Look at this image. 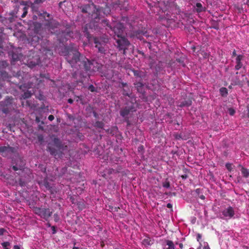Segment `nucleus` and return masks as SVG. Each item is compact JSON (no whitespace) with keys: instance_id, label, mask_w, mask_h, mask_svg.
<instances>
[{"instance_id":"obj_1","label":"nucleus","mask_w":249,"mask_h":249,"mask_svg":"<svg viewBox=\"0 0 249 249\" xmlns=\"http://www.w3.org/2000/svg\"><path fill=\"white\" fill-rule=\"evenodd\" d=\"M22 173H23V175L18 178L15 172H0V176L7 180V183L12 185H15L18 182L20 186H24L28 182L30 181L33 176L32 172L28 175L27 172Z\"/></svg>"},{"instance_id":"obj_2","label":"nucleus","mask_w":249,"mask_h":249,"mask_svg":"<svg viewBox=\"0 0 249 249\" xmlns=\"http://www.w3.org/2000/svg\"><path fill=\"white\" fill-rule=\"evenodd\" d=\"M80 53L77 50H70L68 52V53L66 56V59L71 65L72 67H74V64L80 62L84 67L86 71H89L91 69V67L93 65V63L90 62L87 58L81 62L79 59Z\"/></svg>"},{"instance_id":"obj_3","label":"nucleus","mask_w":249,"mask_h":249,"mask_svg":"<svg viewBox=\"0 0 249 249\" xmlns=\"http://www.w3.org/2000/svg\"><path fill=\"white\" fill-rule=\"evenodd\" d=\"M34 211L36 214L46 220H47L52 214V212L50 209L44 207H36L34 208Z\"/></svg>"},{"instance_id":"obj_4","label":"nucleus","mask_w":249,"mask_h":249,"mask_svg":"<svg viewBox=\"0 0 249 249\" xmlns=\"http://www.w3.org/2000/svg\"><path fill=\"white\" fill-rule=\"evenodd\" d=\"M116 42L120 50L123 49L124 52H125L126 47L129 45V41L125 38L124 36L121 37L118 39H117Z\"/></svg>"},{"instance_id":"obj_5","label":"nucleus","mask_w":249,"mask_h":249,"mask_svg":"<svg viewBox=\"0 0 249 249\" xmlns=\"http://www.w3.org/2000/svg\"><path fill=\"white\" fill-rule=\"evenodd\" d=\"M115 35L118 37L120 38L122 36H124V26L121 23H117L113 30Z\"/></svg>"},{"instance_id":"obj_6","label":"nucleus","mask_w":249,"mask_h":249,"mask_svg":"<svg viewBox=\"0 0 249 249\" xmlns=\"http://www.w3.org/2000/svg\"><path fill=\"white\" fill-rule=\"evenodd\" d=\"M14 152V148L9 146H0V153L3 157L8 156Z\"/></svg>"},{"instance_id":"obj_7","label":"nucleus","mask_w":249,"mask_h":249,"mask_svg":"<svg viewBox=\"0 0 249 249\" xmlns=\"http://www.w3.org/2000/svg\"><path fill=\"white\" fill-rule=\"evenodd\" d=\"M94 43L95 44V47L97 48L99 52L103 53L105 52V43H101L99 41L98 39L96 38H94Z\"/></svg>"},{"instance_id":"obj_8","label":"nucleus","mask_w":249,"mask_h":249,"mask_svg":"<svg viewBox=\"0 0 249 249\" xmlns=\"http://www.w3.org/2000/svg\"><path fill=\"white\" fill-rule=\"evenodd\" d=\"M234 214V211L233 209L231 207H229L227 209L225 210L223 212V214L225 216H229L231 217L233 216Z\"/></svg>"},{"instance_id":"obj_9","label":"nucleus","mask_w":249,"mask_h":249,"mask_svg":"<svg viewBox=\"0 0 249 249\" xmlns=\"http://www.w3.org/2000/svg\"><path fill=\"white\" fill-rule=\"evenodd\" d=\"M92 6L96 10V13L94 12L92 14V18H94L95 19L99 18V17L100 16H101V13H102V10H101L100 9H96L95 6L93 4H92Z\"/></svg>"},{"instance_id":"obj_10","label":"nucleus","mask_w":249,"mask_h":249,"mask_svg":"<svg viewBox=\"0 0 249 249\" xmlns=\"http://www.w3.org/2000/svg\"><path fill=\"white\" fill-rule=\"evenodd\" d=\"M242 58H243V56L241 55H239L236 57V65L235 67V68L237 70L240 69L242 66V64L241 62V60L242 59Z\"/></svg>"},{"instance_id":"obj_11","label":"nucleus","mask_w":249,"mask_h":249,"mask_svg":"<svg viewBox=\"0 0 249 249\" xmlns=\"http://www.w3.org/2000/svg\"><path fill=\"white\" fill-rule=\"evenodd\" d=\"M20 5H24V7L23 9V13L22 15H21V18H24L26 15H27L28 9V5H27V2L26 1H22L20 2Z\"/></svg>"},{"instance_id":"obj_12","label":"nucleus","mask_w":249,"mask_h":249,"mask_svg":"<svg viewBox=\"0 0 249 249\" xmlns=\"http://www.w3.org/2000/svg\"><path fill=\"white\" fill-rule=\"evenodd\" d=\"M153 242L149 238H145L142 241V244L145 246H150L153 244Z\"/></svg>"},{"instance_id":"obj_13","label":"nucleus","mask_w":249,"mask_h":249,"mask_svg":"<svg viewBox=\"0 0 249 249\" xmlns=\"http://www.w3.org/2000/svg\"><path fill=\"white\" fill-rule=\"evenodd\" d=\"M166 245L168 246V248L166 249H175V245L173 242V241L171 240H166Z\"/></svg>"},{"instance_id":"obj_14","label":"nucleus","mask_w":249,"mask_h":249,"mask_svg":"<svg viewBox=\"0 0 249 249\" xmlns=\"http://www.w3.org/2000/svg\"><path fill=\"white\" fill-rule=\"evenodd\" d=\"M196 11L197 12H201L204 10V8L202 6L200 3H197L196 4Z\"/></svg>"},{"instance_id":"obj_15","label":"nucleus","mask_w":249,"mask_h":249,"mask_svg":"<svg viewBox=\"0 0 249 249\" xmlns=\"http://www.w3.org/2000/svg\"><path fill=\"white\" fill-rule=\"evenodd\" d=\"M22 57V55H21V53L17 54L15 53H14L12 54V59L14 61H17V60H20L21 59Z\"/></svg>"},{"instance_id":"obj_16","label":"nucleus","mask_w":249,"mask_h":249,"mask_svg":"<svg viewBox=\"0 0 249 249\" xmlns=\"http://www.w3.org/2000/svg\"><path fill=\"white\" fill-rule=\"evenodd\" d=\"M129 111L130 109L129 108L125 107V108L123 109L121 111L120 114L121 116H122L123 117H125V116L128 114Z\"/></svg>"},{"instance_id":"obj_17","label":"nucleus","mask_w":249,"mask_h":249,"mask_svg":"<svg viewBox=\"0 0 249 249\" xmlns=\"http://www.w3.org/2000/svg\"><path fill=\"white\" fill-rule=\"evenodd\" d=\"M111 172H107V174H106L105 172H100V174H99V176L100 177H102L106 179H107L108 178H109V176L110 175V173Z\"/></svg>"},{"instance_id":"obj_18","label":"nucleus","mask_w":249,"mask_h":249,"mask_svg":"<svg viewBox=\"0 0 249 249\" xmlns=\"http://www.w3.org/2000/svg\"><path fill=\"white\" fill-rule=\"evenodd\" d=\"M44 185L47 190H51L52 186H51L50 183L48 182L47 178H45L44 181Z\"/></svg>"},{"instance_id":"obj_19","label":"nucleus","mask_w":249,"mask_h":249,"mask_svg":"<svg viewBox=\"0 0 249 249\" xmlns=\"http://www.w3.org/2000/svg\"><path fill=\"white\" fill-rule=\"evenodd\" d=\"M2 246L5 249H10V244L8 242H5L1 243Z\"/></svg>"},{"instance_id":"obj_20","label":"nucleus","mask_w":249,"mask_h":249,"mask_svg":"<svg viewBox=\"0 0 249 249\" xmlns=\"http://www.w3.org/2000/svg\"><path fill=\"white\" fill-rule=\"evenodd\" d=\"M226 167L227 170H228L229 171H231V170L233 169L234 166H233V165L232 164L227 163L226 164Z\"/></svg>"},{"instance_id":"obj_21","label":"nucleus","mask_w":249,"mask_h":249,"mask_svg":"<svg viewBox=\"0 0 249 249\" xmlns=\"http://www.w3.org/2000/svg\"><path fill=\"white\" fill-rule=\"evenodd\" d=\"M220 91L222 95H226L227 93V89L225 88H221Z\"/></svg>"},{"instance_id":"obj_22","label":"nucleus","mask_w":249,"mask_h":249,"mask_svg":"<svg viewBox=\"0 0 249 249\" xmlns=\"http://www.w3.org/2000/svg\"><path fill=\"white\" fill-rule=\"evenodd\" d=\"M31 94H32L30 92H25L24 94V95H23V97L24 98H29L31 96Z\"/></svg>"},{"instance_id":"obj_23","label":"nucleus","mask_w":249,"mask_h":249,"mask_svg":"<svg viewBox=\"0 0 249 249\" xmlns=\"http://www.w3.org/2000/svg\"><path fill=\"white\" fill-rule=\"evenodd\" d=\"M228 112L231 115H233L235 113L234 109L232 108H229Z\"/></svg>"},{"instance_id":"obj_24","label":"nucleus","mask_w":249,"mask_h":249,"mask_svg":"<svg viewBox=\"0 0 249 249\" xmlns=\"http://www.w3.org/2000/svg\"><path fill=\"white\" fill-rule=\"evenodd\" d=\"M170 186V183L168 181H166L163 183V187L168 188Z\"/></svg>"},{"instance_id":"obj_25","label":"nucleus","mask_w":249,"mask_h":249,"mask_svg":"<svg viewBox=\"0 0 249 249\" xmlns=\"http://www.w3.org/2000/svg\"><path fill=\"white\" fill-rule=\"evenodd\" d=\"M242 176L246 178L249 176V172H241Z\"/></svg>"},{"instance_id":"obj_26","label":"nucleus","mask_w":249,"mask_h":249,"mask_svg":"<svg viewBox=\"0 0 249 249\" xmlns=\"http://www.w3.org/2000/svg\"><path fill=\"white\" fill-rule=\"evenodd\" d=\"M89 8H90V6H86L85 8H83L82 9L83 12H88Z\"/></svg>"},{"instance_id":"obj_27","label":"nucleus","mask_w":249,"mask_h":249,"mask_svg":"<svg viewBox=\"0 0 249 249\" xmlns=\"http://www.w3.org/2000/svg\"><path fill=\"white\" fill-rule=\"evenodd\" d=\"M195 193L198 196H199V194L201 193V190L200 189H197L196 190Z\"/></svg>"},{"instance_id":"obj_28","label":"nucleus","mask_w":249,"mask_h":249,"mask_svg":"<svg viewBox=\"0 0 249 249\" xmlns=\"http://www.w3.org/2000/svg\"><path fill=\"white\" fill-rule=\"evenodd\" d=\"M6 231V230L3 228H0V235L3 234L4 232Z\"/></svg>"},{"instance_id":"obj_29","label":"nucleus","mask_w":249,"mask_h":249,"mask_svg":"<svg viewBox=\"0 0 249 249\" xmlns=\"http://www.w3.org/2000/svg\"><path fill=\"white\" fill-rule=\"evenodd\" d=\"M2 65L3 67H6L7 65V62L6 61H1L0 62V65Z\"/></svg>"},{"instance_id":"obj_30","label":"nucleus","mask_w":249,"mask_h":249,"mask_svg":"<svg viewBox=\"0 0 249 249\" xmlns=\"http://www.w3.org/2000/svg\"><path fill=\"white\" fill-rule=\"evenodd\" d=\"M94 89H95V88L93 85H90L89 87V89L92 92L94 91Z\"/></svg>"},{"instance_id":"obj_31","label":"nucleus","mask_w":249,"mask_h":249,"mask_svg":"<svg viewBox=\"0 0 249 249\" xmlns=\"http://www.w3.org/2000/svg\"><path fill=\"white\" fill-rule=\"evenodd\" d=\"M234 84L235 85H237L242 86L243 85V83L241 81H235L234 82Z\"/></svg>"},{"instance_id":"obj_32","label":"nucleus","mask_w":249,"mask_h":249,"mask_svg":"<svg viewBox=\"0 0 249 249\" xmlns=\"http://www.w3.org/2000/svg\"><path fill=\"white\" fill-rule=\"evenodd\" d=\"M49 150L52 155L56 156V155L55 154V152L53 150H52L50 147L49 148Z\"/></svg>"},{"instance_id":"obj_33","label":"nucleus","mask_w":249,"mask_h":249,"mask_svg":"<svg viewBox=\"0 0 249 249\" xmlns=\"http://www.w3.org/2000/svg\"><path fill=\"white\" fill-rule=\"evenodd\" d=\"M48 119L50 121H53L54 119V116L53 115H50L48 117Z\"/></svg>"},{"instance_id":"obj_34","label":"nucleus","mask_w":249,"mask_h":249,"mask_svg":"<svg viewBox=\"0 0 249 249\" xmlns=\"http://www.w3.org/2000/svg\"><path fill=\"white\" fill-rule=\"evenodd\" d=\"M49 190L52 194H54L56 192L55 190L53 188V187H52L51 190Z\"/></svg>"},{"instance_id":"obj_35","label":"nucleus","mask_w":249,"mask_h":249,"mask_svg":"<svg viewBox=\"0 0 249 249\" xmlns=\"http://www.w3.org/2000/svg\"><path fill=\"white\" fill-rule=\"evenodd\" d=\"M201 238V235L200 234L198 233L197 235V241H199V240Z\"/></svg>"},{"instance_id":"obj_36","label":"nucleus","mask_w":249,"mask_h":249,"mask_svg":"<svg viewBox=\"0 0 249 249\" xmlns=\"http://www.w3.org/2000/svg\"><path fill=\"white\" fill-rule=\"evenodd\" d=\"M167 207L168 208H172V205L171 203H168L167 204Z\"/></svg>"},{"instance_id":"obj_37","label":"nucleus","mask_w":249,"mask_h":249,"mask_svg":"<svg viewBox=\"0 0 249 249\" xmlns=\"http://www.w3.org/2000/svg\"><path fill=\"white\" fill-rule=\"evenodd\" d=\"M52 230H53V234L55 233L56 232V230H55V227L54 226H53L52 227Z\"/></svg>"},{"instance_id":"obj_38","label":"nucleus","mask_w":249,"mask_h":249,"mask_svg":"<svg viewBox=\"0 0 249 249\" xmlns=\"http://www.w3.org/2000/svg\"><path fill=\"white\" fill-rule=\"evenodd\" d=\"M35 2L36 3H41L42 2V0H36V1H35Z\"/></svg>"},{"instance_id":"obj_39","label":"nucleus","mask_w":249,"mask_h":249,"mask_svg":"<svg viewBox=\"0 0 249 249\" xmlns=\"http://www.w3.org/2000/svg\"><path fill=\"white\" fill-rule=\"evenodd\" d=\"M203 249H210L207 243L206 246H204Z\"/></svg>"},{"instance_id":"obj_40","label":"nucleus","mask_w":249,"mask_h":249,"mask_svg":"<svg viewBox=\"0 0 249 249\" xmlns=\"http://www.w3.org/2000/svg\"><path fill=\"white\" fill-rule=\"evenodd\" d=\"M187 177L188 176L187 175H184L181 176V177L183 179H186L187 178Z\"/></svg>"},{"instance_id":"obj_41","label":"nucleus","mask_w":249,"mask_h":249,"mask_svg":"<svg viewBox=\"0 0 249 249\" xmlns=\"http://www.w3.org/2000/svg\"><path fill=\"white\" fill-rule=\"evenodd\" d=\"M14 249H20V248H19V247L18 246V245H15V246H14Z\"/></svg>"},{"instance_id":"obj_42","label":"nucleus","mask_w":249,"mask_h":249,"mask_svg":"<svg viewBox=\"0 0 249 249\" xmlns=\"http://www.w3.org/2000/svg\"><path fill=\"white\" fill-rule=\"evenodd\" d=\"M199 197L202 199H204L205 198V196L203 195H200Z\"/></svg>"},{"instance_id":"obj_43","label":"nucleus","mask_w":249,"mask_h":249,"mask_svg":"<svg viewBox=\"0 0 249 249\" xmlns=\"http://www.w3.org/2000/svg\"><path fill=\"white\" fill-rule=\"evenodd\" d=\"M13 169L15 171L18 170V169L16 166H13Z\"/></svg>"},{"instance_id":"obj_44","label":"nucleus","mask_w":249,"mask_h":249,"mask_svg":"<svg viewBox=\"0 0 249 249\" xmlns=\"http://www.w3.org/2000/svg\"><path fill=\"white\" fill-rule=\"evenodd\" d=\"M68 102L70 104H71L73 102V100L71 99H69L68 100Z\"/></svg>"},{"instance_id":"obj_45","label":"nucleus","mask_w":249,"mask_h":249,"mask_svg":"<svg viewBox=\"0 0 249 249\" xmlns=\"http://www.w3.org/2000/svg\"><path fill=\"white\" fill-rule=\"evenodd\" d=\"M179 247H180L181 249H182V248H183V244H182V243H180V244H179Z\"/></svg>"},{"instance_id":"obj_46","label":"nucleus","mask_w":249,"mask_h":249,"mask_svg":"<svg viewBox=\"0 0 249 249\" xmlns=\"http://www.w3.org/2000/svg\"><path fill=\"white\" fill-rule=\"evenodd\" d=\"M176 138L177 139H179V138H181V137L180 135H178H178H176Z\"/></svg>"},{"instance_id":"obj_47","label":"nucleus","mask_w":249,"mask_h":249,"mask_svg":"<svg viewBox=\"0 0 249 249\" xmlns=\"http://www.w3.org/2000/svg\"><path fill=\"white\" fill-rule=\"evenodd\" d=\"M232 55H233V56H235V55H236V53H235V51H234L233 52V53H232Z\"/></svg>"},{"instance_id":"obj_48","label":"nucleus","mask_w":249,"mask_h":249,"mask_svg":"<svg viewBox=\"0 0 249 249\" xmlns=\"http://www.w3.org/2000/svg\"><path fill=\"white\" fill-rule=\"evenodd\" d=\"M18 0H13L15 2H18Z\"/></svg>"},{"instance_id":"obj_49","label":"nucleus","mask_w":249,"mask_h":249,"mask_svg":"<svg viewBox=\"0 0 249 249\" xmlns=\"http://www.w3.org/2000/svg\"><path fill=\"white\" fill-rule=\"evenodd\" d=\"M138 85H140V86H141L142 85V83H138Z\"/></svg>"},{"instance_id":"obj_50","label":"nucleus","mask_w":249,"mask_h":249,"mask_svg":"<svg viewBox=\"0 0 249 249\" xmlns=\"http://www.w3.org/2000/svg\"><path fill=\"white\" fill-rule=\"evenodd\" d=\"M209 173H210V176H212V172H209Z\"/></svg>"},{"instance_id":"obj_51","label":"nucleus","mask_w":249,"mask_h":249,"mask_svg":"<svg viewBox=\"0 0 249 249\" xmlns=\"http://www.w3.org/2000/svg\"><path fill=\"white\" fill-rule=\"evenodd\" d=\"M248 111L249 112V105L248 106Z\"/></svg>"},{"instance_id":"obj_52","label":"nucleus","mask_w":249,"mask_h":249,"mask_svg":"<svg viewBox=\"0 0 249 249\" xmlns=\"http://www.w3.org/2000/svg\"><path fill=\"white\" fill-rule=\"evenodd\" d=\"M78 249V248H76V247H74V248H73V249Z\"/></svg>"},{"instance_id":"obj_53","label":"nucleus","mask_w":249,"mask_h":249,"mask_svg":"<svg viewBox=\"0 0 249 249\" xmlns=\"http://www.w3.org/2000/svg\"><path fill=\"white\" fill-rule=\"evenodd\" d=\"M248 85L249 86V81H248Z\"/></svg>"},{"instance_id":"obj_54","label":"nucleus","mask_w":249,"mask_h":249,"mask_svg":"<svg viewBox=\"0 0 249 249\" xmlns=\"http://www.w3.org/2000/svg\"><path fill=\"white\" fill-rule=\"evenodd\" d=\"M88 28V25H86V29H87Z\"/></svg>"},{"instance_id":"obj_55","label":"nucleus","mask_w":249,"mask_h":249,"mask_svg":"<svg viewBox=\"0 0 249 249\" xmlns=\"http://www.w3.org/2000/svg\"><path fill=\"white\" fill-rule=\"evenodd\" d=\"M173 195L175 196V195H176V193H173Z\"/></svg>"},{"instance_id":"obj_56","label":"nucleus","mask_w":249,"mask_h":249,"mask_svg":"<svg viewBox=\"0 0 249 249\" xmlns=\"http://www.w3.org/2000/svg\"><path fill=\"white\" fill-rule=\"evenodd\" d=\"M87 37H89V35H87Z\"/></svg>"},{"instance_id":"obj_57","label":"nucleus","mask_w":249,"mask_h":249,"mask_svg":"<svg viewBox=\"0 0 249 249\" xmlns=\"http://www.w3.org/2000/svg\"><path fill=\"white\" fill-rule=\"evenodd\" d=\"M242 77L243 78H244V75H242Z\"/></svg>"}]
</instances>
